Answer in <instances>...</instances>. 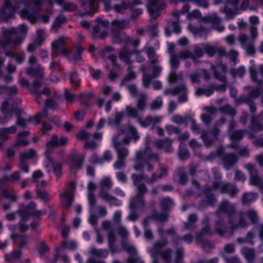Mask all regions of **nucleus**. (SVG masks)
<instances>
[{
    "label": "nucleus",
    "instance_id": "obj_29",
    "mask_svg": "<svg viewBox=\"0 0 263 263\" xmlns=\"http://www.w3.org/2000/svg\"><path fill=\"white\" fill-rule=\"evenodd\" d=\"M226 122V119L225 118H221L217 120L214 124L212 130L210 131V134L215 139V140H218V137L220 135V127L221 126L225 123Z\"/></svg>",
    "mask_w": 263,
    "mask_h": 263
},
{
    "label": "nucleus",
    "instance_id": "obj_46",
    "mask_svg": "<svg viewBox=\"0 0 263 263\" xmlns=\"http://www.w3.org/2000/svg\"><path fill=\"white\" fill-rule=\"evenodd\" d=\"M246 131L245 130H236L230 135V139L234 142L240 141L243 137Z\"/></svg>",
    "mask_w": 263,
    "mask_h": 263
},
{
    "label": "nucleus",
    "instance_id": "obj_53",
    "mask_svg": "<svg viewBox=\"0 0 263 263\" xmlns=\"http://www.w3.org/2000/svg\"><path fill=\"white\" fill-rule=\"evenodd\" d=\"M75 49L76 51L73 56L72 61L75 64H77L79 62H80L82 60V53L84 51V49L81 46H76Z\"/></svg>",
    "mask_w": 263,
    "mask_h": 263
},
{
    "label": "nucleus",
    "instance_id": "obj_23",
    "mask_svg": "<svg viewBox=\"0 0 263 263\" xmlns=\"http://www.w3.org/2000/svg\"><path fill=\"white\" fill-rule=\"evenodd\" d=\"M127 132L129 137H125L122 140V142L126 145L129 144L131 140L137 141L140 138L137 128L130 123L127 124Z\"/></svg>",
    "mask_w": 263,
    "mask_h": 263
},
{
    "label": "nucleus",
    "instance_id": "obj_54",
    "mask_svg": "<svg viewBox=\"0 0 263 263\" xmlns=\"http://www.w3.org/2000/svg\"><path fill=\"white\" fill-rule=\"evenodd\" d=\"M54 261L59 262H68L69 261V257L66 254L63 253L61 249H59L57 250V254L55 255Z\"/></svg>",
    "mask_w": 263,
    "mask_h": 263
},
{
    "label": "nucleus",
    "instance_id": "obj_61",
    "mask_svg": "<svg viewBox=\"0 0 263 263\" xmlns=\"http://www.w3.org/2000/svg\"><path fill=\"white\" fill-rule=\"evenodd\" d=\"M36 194L37 198H40L45 202H48L50 197L47 191L41 189H36Z\"/></svg>",
    "mask_w": 263,
    "mask_h": 263
},
{
    "label": "nucleus",
    "instance_id": "obj_24",
    "mask_svg": "<svg viewBox=\"0 0 263 263\" xmlns=\"http://www.w3.org/2000/svg\"><path fill=\"white\" fill-rule=\"evenodd\" d=\"M218 211L226 213L228 216L229 219L236 212L235 205L228 200H223L221 202Z\"/></svg>",
    "mask_w": 263,
    "mask_h": 263
},
{
    "label": "nucleus",
    "instance_id": "obj_16",
    "mask_svg": "<svg viewBox=\"0 0 263 263\" xmlns=\"http://www.w3.org/2000/svg\"><path fill=\"white\" fill-rule=\"evenodd\" d=\"M162 120V116L148 115L144 119L139 117L137 121L142 127H147L152 126V129H153L155 125L161 122Z\"/></svg>",
    "mask_w": 263,
    "mask_h": 263
},
{
    "label": "nucleus",
    "instance_id": "obj_6",
    "mask_svg": "<svg viewBox=\"0 0 263 263\" xmlns=\"http://www.w3.org/2000/svg\"><path fill=\"white\" fill-rule=\"evenodd\" d=\"M165 95L177 96L179 103H185L188 101V89L186 85L181 84L173 88L166 89L164 92Z\"/></svg>",
    "mask_w": 263,
    "mask_h": 263
},
{
    "label": "nucleus",
    "instance_id": "obj_10",
    "mask_svg": "<svg viewBox=\"0 0 263 263\" xmlns=\"http://www.w3.org/2000/svg\"><path fill=\"white\" fill-rule=\"evenodd\" d=\"M17 213L21 215L23 219H27L28 216H32L35 218H39L42 214V212L36 209V204L31 202L27 206H22L21 209L16 211ZM45 214L46 212H43Z\"/></svg>",
    "mask_w": 263,
    "mask_h": 263
},
{
    "label": "nucleus",
    "instance_id": "obj_38",
    "mask_svg": "<svg viewBox=\"0 0 263 263\" xmlns=\"http://www.w3.org/2000/svg\"><path fill=\"white\" fill-rule=\"evenodd\" d=\"M89 254L92 258H101L106 257L107 255L108 252L106 250L97 249L93 248L90 250Z\"/></svg>",
    "mask_w": 263,
    "mask_h": 263
},
{
    "label": "nucleus",
    "instance_id": "obj_64",
    "mask_svg": "<svg viewBox=\"0 0 263 263\" xmlns=\"http://www.w3.org/2000/svg\"><path fill=\"white\" fill-rule=\"evenodd\" d=\"M180 58L178 55L173 54L170 55V62L171 67L174 69H177L180 65Z\"/></svg>",
    "mask_w": 263,
    "mask_h": 263
},
{
    "label": "nucleus",
    "instance_id": "obj_26",
    "mask_svg": "<svg viewBox=\"0 0 263 263\" xmlns=\"http://www.w3.org/2000/svg\"><path fill=\"white\" fill-rule=\"evenodd\" d=\"M81 7L84 10H89L83 14L86 15L92 14L97 11L93 7L97 5V0H80Z\"/></svg>",
    "mask_w": 263,
    "mask_h": 263
},
{
    "label": "nucleus",
    "instance_id": "obj_14",
    "mask_svg": "<svg viewBox=\"0 0 263 263\" xmlns=\"http://www.w3.org/2000/svg\"><path fill=\"white\" fill-rule=\"evenodd\" d=\"M200 22L211 23L212 25L213 29L219 32H222L224 29V27L221 24V18L215 13L203 17L200 20Z\"/></svg>",
    "mask_w": 263,
    "mask_h": 263
},
{
    "label": "nucleus",
    "instance_id": "obj_39",
    "mask_svg": "<svg viewBox=\"0 0 263 263\" xmlns=\"http://www.w3.org/2000/svg\"><path fill=\"white\" fill-rule=\"evenodd\" d=\"M107 237L109 250L112 253L116 252V250L115 247V243L117 240V238L113 230H110L108 232Z\"/></svg>",
    "mask_w": 263,
    "mask_h": 263
},
{
    "label": "nucleus",
    "instance_id": "obj_25",
    "mask_svg": "<svg viewBox=\"0 0 263 263\" xmlns=\"http://www.w3.org/2000/svg\"><path fill=\"white\" fill-rule=\"evenodd\" d=\"M172 140L166 138L161 140H156L155 146L158 149H163L166 152L170 153L173 151Z\"/></svg>",
    "mask_w": 263,
    "mask_h": 263
},
{
    "label": "nucleus",
    "instance_id": "obj_62",
    "mask_svg": "<svg viewBox=\"0 0 263 263\" xmlns=\"http://www.w3.org/2000/svg\"><path fill=\"white\" fill-rule=\"evenodd\" d=\"M132 178L133 181L134 185L136 186L140 184L142 181L146 180L147 177L143 173L140 174H134L132 176Z\"/></svg>",
    "mask_w": 263,
    "mask_h": 263
},
{
    "label": "nucleus",
    "instance_id": "obj_49",
    "mask_svg": "<svg viewBox=\"0 0 263 263\" xmlns=\"http://www.w3.org/2000/svg\"><path fill=\"white\" fill-rule=\"evenodd\" d=\"M65 43V39L64 37H60L58 40L54 41L52 43V48L53 52H58L61 48H64L63 46Z\"/></svg>",
    "mask_w": 263,
    "mask_h": 263
},
{
    "label": "nucleus",
    "instance_id": "obj_12",
    "mask_svg": "<svg viewBox=\"0 0 263 263\" xmlns=\"http://www.w3.org/2000/svg\"><path fill=\"white\" fill-rule=\"evenodd\" d=\"M213 187L215 190L219 191L222 193H227L231 197H235L239 190L234 184L222 182H215L213 184Z\"/></svg>",
    "mask_w": 263,
    "mask_h": 263
},
{
    "label": "nucleus",
    "instance_id": "obj_31",
    "mask_svg": "<svg viewBox=\"0 0 263 263\" xmlns=\"http://www.w3.org/2000/svg\"><path fill=\"white\" fill-rule=\"evenodd\" d=\"M45 155L48 162V163L46 166L48 167L49 165H51L53 167V171L56 176L58 178H60L62 175V163H58L55 164L52 158L50 157V154L45 153Z\"/></svg>",
    "mask_w": 263,
    "mask_h": 263
},
{
    "label": "nucleus",
    "instance_id": "obj_33",
    "mask_svg": "<svg viewBox=\"0 0 263 263\" xmlns=\"http://www.w3.org/2000/svg\"><path fill=\"white\" fill-rule=\"evenodd\" d=\"M28 74L33 76L36 78L42 80L44 77V72L43 68L40 65L36 66V68L30 67L27 70Z\"/></svg>",
    "mask_w": 263,
    "mask_h": 263
},
{
    "label": "nucleus",
    "instance_id": "obj_52",
    "mask_svg": "<svg viewBox=\"0 0 263 263\" xmlns=\"http://www.w3.org/2000/svg\"><path fill=\"white\" fill-rule=\"evenodd\" d=\"M3 195L12 202H15L17 199V196L13 190H4L3 192Z\"/></svg>",
    "mask_w": 263,
    "mask_h": 263
},
{
    "label": "nucleus",
    "instance_id": "obj_21",
    "mask_svg": "<svg viewBox=\"0 0 263 263\" xmlns=\"http://www.w3.org/2000/svg\"><path fill=\"white\" fill-rule=\"evenodd\" d=\"M68 139L65 137H62L60 139H58L55 135H53L51 140L49 141L47 144V149L45 153L50 154L52 149L56 146H61L66 145L67 143Z\"/></svg>",
    "mask_w": 263,
    "mask_h": 263
},
{
    "label": "nucleus",
    "instance_id": "obj_48",
    "mask_svg": "<svg viewBox=\"0 0 263 263\" xmlns=\"http://www.w3.org/2000/svg\"><path fill=\"white\" fill-rule=\"evenodd\" d=\"M36 152L33 149H30L27 152H23L20 154V159L26 161L28 160L36 157Z\"/></svg>",
    "mask_w": 263,
    "mask_h": 263
},
{
    "label": "nucleus",
    "instance_id": "obj_35",
    "mask_svg": "<svg viewBox=\"0 0 263 263\" xmlns=\"http://www.w3.org/2000/svg\"><path fill=\"white\" fill-rule=\"evenodd\" d=\"M55 2L62 6V11H74L78 8L77 5L72 2L65 3L64 0H55Z\"/></svg>",
    "mask_w": 263,
    "mask_h": 263
},
{
    "label": "nucleus",
    "instance_id": "obj_5",
    "mask_svg": "<svg viewBox=\"0 0 263 263\" xmlns=\"http://www.w3.org/2000/svg\"><path fill=\"white\" fill-rule=\"evenodd\" d=\"M152 71V73L150 74L149 69L144 65L141 66L140 70L143 73L142 82L144 87L147 88L150 85L151 81L156 78L158 77L162 71L161 67L158 64H149Z\"/></svg>",
    "mask_w": 263,
    "mask_h": 263
},
{
    "label": "nucleus",
    "instance_id": "obj_47",
    "mask_svg": "<svg viewBox=\"0 0 263 263\" xmlns=\"http://www.w3.org/2000/svg\"><path fill=\"white\" fill-rule=\"evenodd\" d=\"M146 53L149 59V64H158L159 60L156 56L154 49L152 47H149L146 49Z\"/></svg>",
    "mask_w": 263,
    "mask_h": 263
},
{
    "label": "nucleus",
    "instance_id": "obj_44",
    "mask_svg": "<svg viewBox=\"0 0 263 263\" xmlns=\"http://www.w3.org/2000/svg\"><path fill=\"white\" fill-rule=\"evenodd\" d=\"M123 33L119 30L112 29L111 31V42L113 44H121L123 43V39L121 35Z\"/></svg>",
    "mask_w": 263,
    "mask_h": 263
},
{
    "label": "nucleus",
    "instance_id": "obj_17",
    "mask_svg": "<svg viewBox=\"0 0 263 263\" xmlns=\"http://www.w3.org/2000/svg\"><path fill=\"white\" fill-rule=\"evenodd\" d=\"M251 175L250 182L253 185L262 186L263 185V176H258V171L255 168L252 164L249 163L245 165Z\"/></svg>",
    "mask_w": 263,
    "mask_h": 263
},
{
    "label": "nucleus",
    "instance_id": "obj_28",
    "mask_svg": "<svg viewBox=\"0 0 263 263\" xmlns=\"http://www.w3.org/2000/svg\"><path fill=\"white\" fill-rule=\"evenodd\" d=\"M133 52L127 50L126 48L122 49L118 54V57L120 60L124 62L126 64L132 65L133 60L132 59Z\"/></svg>",
    "mask_w": 263,
    "mask_h": 263
},
{
    "label": "nucleus",
    "instance_id": "obj_3",
    "mask_svg": "<svg viewBox=\"0 0 263 263\" xmlns=\"http://www.w3.org/2000/svg\"><path fill=\"white\" fill-rule=\"evenodd\" d=\"M149 160L158 162L159 157L157 154L154 153L149 146H147L143 149L136 152L134 168L136 171L143 172V168L146 166L147 171H152L154 170V166L148 161Z\"/></svg>",
    "mask_w": 263,
    "mask_h": 263
},
{
    "label": "nucleus",
    "instance_id": "obj_15",
    "mask_svg": "<svg viewBox=\"0 0 263 263\" xmlns=\"http://www.w3.org/2000/svg\"><path fill=\"white\" fill-rule=\"evenodd\" d=\"M84 156L78 155L76 152L72 153L68 157V163L71 171H76L80 169L84 161Z\"/></svg>",
    "mask_w": 263,
    "mask_h": 263
},
{
    "label": "nucleus",
    "instance_id": "obj_45",
    "mask_svg": "<svg viewBox=\"0 0 263 263\" xmlns=\"http://www.w3.org/2000/svg\"><path fill=\"white\" fill-rule=\"evenodd\" d=\"M258 88H252L251 86H248L245 87V89L248 91V96H246L247 98H249L251 100L253 99H255L258 98L260 95V90L261 89L262 87L259 88L258 86Z\"/></svg>",
    "mask_w": 263,
    "mask_h": 263
},
{
    "label": "nucleus",
    "instance_id": "obj_55",
    "mask_svg": "<svg viewBox=\"0 0 263 263\" xmlns=\"http://www.w3.org/2000/svg\"><path fill=\"white\" fill-rule=\"evenodd\" d=\"M182 80V74L181 73L177 74L175 71H171L168 77V81L170 83H175Z\"/></svg>",
    "mask_w": 263,
    "mask_h": 263
},
{
    "label": "nucleus",
    "instance_id": "obj_22",
    "mask_svg": "<svg viewBox=\"0 0 263 263\" xmlns=\"http://www.w3.org/2000/svg\"><path fill=\"white\" fill-rule=\"evenodd\" d=\"M257 71L259 74L263 77V65H260L256 68L254 66H252L249 68V72L252 81L255 83L259 88L263 87V80L259 79L257 76Z\"/></svg>",
    "mask_w": 263,
    "mask_h": 263
},
{
    "label": "nucleus",
    "instance_id": "obj_51",
    "mask_svg": "<svg viewBox=\"0 0 263 263\" xmlns=\"http://www.w3.org/2000/svg\"><path fill=\"white\" fill-rule=\"evenodd\" d=\"M21 254L22 253L21 251H14L11 253L6 255V260L8 262L17 261L18 259L21 257Z\"/></svg>",
    "mask_w": 263,
    "mask_h": 263
},
{
    "label": "nucleus",
    "instance_id": "obj_30",
    "mask_svg": "<svg viewBox=\"0 0 263 263\" xmlns=\"http://www.w3.org/2000/svg\"><path fill=\"white\" fill-rule=\"evenodd\" d=\"M144 204V197L136 195L130 200L129 208L131 210H135L137 208H143Z\"/></svg>",
    "mask_w": 263,
    "mask_h": 263
},
{
    "label": "nucleus",
    "instance_id": "obj_37",
    "mask_svg": "<svg viewBox=\"0 0 263 263\" xmlns=\"http://www.w3.org/2000/svg\"><path fill=\"white\" fill-rule=\"evenodd\" d=\"M238 101L240 103H247L249 105L250 110L252 114L255 113L256 111V106L253 100H251L250 98H247L246 96H240Z\"/></svg>",
    "mask_w": 263,
    "mask_h": 263
},
{
    "label": "nucleus",
    "instance_id": "obj_42",
    "mask_svg": "<svg viewBox=\"0 0 263 263\" xmlns=\"http://www.w3.org/2000/svg\"><path fill=\"white\" fill-rule=\"evenodd\" d=\"M203 46L204 44H201L195 46L193 53H192L193 61L194 62H196L197 59L201 58L204 55Z\"/></svg>",
    "mask_w": 263,
    "mask_h": 263
},
{
    "label": "nucleus",
    "instance_id": "obj_19",
    "mask_svg": "<svg viewBox=\"0 0 263 263\" xmlns=\"http://www.w3.org/2000/svg\"><path fill=\"white\" fill-rule=\"evenodd\" d=\"M121 245L123 249L133 254L132 256L128 258V263H138L141 261L136 254V249L130 244L127 239H122Z\"/></svg>",
    "mask_w": 263,
    "mask_h": 263
},
{
    "label": "nucleus",
    "instance_id": "obj_4",
    "mask_svg": "<svg viewBox=\"0 0 263 263\" xmlns=\"http://www.w3.org/2000/svg\"><path fill=\"white\" fill-rule=\"evenodd\" d=\"M100 196L105 201L108 202L110 205L119 206L120 201L115 196L111 195L107 191L109 190L112 183L110 178H105L101 180L100 183Z\"/></svg>",
    "mask_w": 263,
    "mask_h": 263
},
{
    "label": "nucleus",
    "instance_id": "obj_1",
    "mask_svg": "<svg viewBox=\"0 0 263 263\" xmlns=\"http://www.w3.org/2000/svg\"><path fill=\"white\" fill-rule=\"evenodd\" d=\"M27 31V28L24 25H21L16 28L3 30V38L0 42V45L6 56L13 55L11 50H15L16 46L21 45Z\"/></svg>",
    "mask_w": 263,
    "mask_h": 263
},
{
    "label": "nucleus",
    "instance_id": "obj_27",
    "mask_svg": "<svg viewBox=\"0 0 263 263\" xmlns=\"http://www.w3.org/2000/svg\"><path fill=\"white\" fill-rule=\"evenodd\" d=\"M250 128L254 132L263 130V118L262 114L252 118Z\"/></svg>",
    "mask_w": 263,
    "mask_h": 263
},
{
    "label": "nucleus",
    "instance_id": "obj_7",
    "mask_svg": "<svg viewBox=\"0 0 263 263\" xmlns=\"http://www.w3.org/2000/svg\"><path fill=\"white\" fill-rule=\"evenodd\" d=\"M76 186V182L71 181L60 195V200L66 208H70L72 203Z\"/></svg>",
    "mask_w": 263,
    "mask_h": 263
},
{
    "label": "nucleus",
    "instance_id": "obj_36",
    "mask_svg": "<svg viewBox=\"0 0 263 263\" xmlns=\"http://www.w3.org/2000/svg\"><path fill=\"white\" fill-rule=\"evenodd\" d=\"M147 97L145 93H141L139 95L137 100V108L140 111H143L147 104Z\"/></svg>",
    "mask_w": 263,
    "mask_h": 263
},
{
    "label": "nucleus",
    "instance_id": "obj_2",
    "mask_svg": "<svg viewBox=\"0 0 263 263\" xmlns=\"http://www.w3.org/2000/svg\"><path fill=\"white\" fill-rule=\"evenodd\" d=\"M212 69L213 70L214 76L216 79L222 83L220 85H211L207 88L198 87L195 90V95L197 96L205 95L210 96L214 90L224 91L226 90L227 81L225 75L227 65L220 63L217 65H212Z\"/></svg>",
    "mask_w": 263,
    "mask_h": 263
},
{
    "label": "nucleus",
    "instance_id": "obj_11",
    "mask_svg": "<svg viewBox=\"0 0 263 263\" xmlns=\"http://www.w3.org/2000/svg\"><path fill=\"white\" fill-rule=\"evenodd\" d=\"M231 224V229L245 228L248 226L249 222L246 218V214L242 211H236L229 219Z\"/></svg>",
    "mask_w": 263,
    "mask_h": 263
},
{
    "label": "nucleus",
    "instance_id": "obj_40",
    "mask_svg": "<svg viewBox=\"0 0 263 263\" xmlns=\"http://www.w3.org/2000/svg\"><path fill=\"white\" fill-rule=\"evenodd\" d=\"M218 110L221 114L227 115L232 117H234L236 114V110L229 104H225L220 106L218 108Z\"/></svg>",
    "mask_w": 263,
    "mask_h": 263
},
{
    "label": "nucleus",
    "instance_id": "obj_34",
    "mask_svg": "<svg viewBox=\"0 0 263 263\" xmlns=\"http://www.w3.org/2000/svg\"><path fill=\"white\" fill-rule=\"evenodd\" d=\"M167 245V240L166 239H163L161 241L155 242L153 244V248L150 250V253L152 257H155L158 254L159 250L165 247Z\"/></svg>",
    "mask_w": 263,
    "mask_h": 263
},
{
    "label": "nucleus",
    "instance_id": "obj_18",
    "mask_svg": "<svg viewBox=\"0 0 263 263\" xmlns=\"http://www.w3.org/2000/svg\"><path fill=\"white\" fill-rule=\"evenodd\" d=\"M203 49L209 57H212L216 53L219 57L225 56L227 54V51L224 47L217 45H212L208 44H204Z\"/></svg>",
    "mask_w": 263,
    "mask_h": 263
},
{
    "label": "nucleus",
    "instance_id": "obj_9",
    "mask_svg": "<svg viewBox=\"0 0 263 263\" xmlns=\"http://www.w3.org/2000/svg\"><path fill=\"white\" fill-rule=\"evenodd\" d=\"M96 21L98 24L93 28L92 37L96 40H104L108 35V32L106 28L109 26V23L100 18H98Z\"/></svg>",
    "mask_w": 263,
    "mask_h": 263
},
{
    "label": "nucleus",
    "instance_id": "obj_50",
    "mask_svg": "<svg viewBox=\"0 0 263 263\" xmlns=\"http://www.w3.org/2000/svg\"><path fill=\"white\" fill-rule=\"evenodd\" d=\"M201 138L203 140L204 145L206 147H209L213 144L216 140L213 137H211L208 132L203 131L201 134Z\"/></svg>",
    "mask_w": 263,
    "mask_h": 263
},
{
    "label": "nucleus",
    "instance_id": "obj_56",
    "mask_svg": "<svg viewBox=\"0 0 263 263\" xmlns=\"http://www.w3.org/2000/svg\"><path fill=\"white\" fill-rule=\"evenodd\" d=\"M163 104V100L161 97H159L153 100L149 105L150 109L152 110H155L160 108Z\"/></svg>",
    "mask_w": 263,
    "mask_h": 263
},
{
    "label": "nucleus",
    "instance_id": "obj_63",
    "mask_svg": "<svg viewBox=\"0 0 263 263\" xmlns=\"http://www.w3.org/2000/svg\"><path fill=\"white\" fill-rule=\"evenodd\" d=\"M128 8L127 4L123 1L120 4H117L112 7V9L116 13H123L124 11Z\"/></svg>",
    "mask_w": 263,
    "mask_h": 263
},
{
    "label": "nucleus",
    "instance_id": "obj_8",
    "mask_svg": "<svg viewBox=\"0 0 263 263\" xmlns=\"http://www.w3.org/2000/svg\"><path fill=\"white\" fill-rule=\"evenodd\" d=\"M146 6L151 19H156L165 7L162 0H145Z\"/></svg>",
    "mask_w": 263,
    "mask_h": 263
},
{
    "label": "nucleus",
    "instance_id": "obj_59",
    "mask_svg": "<svg viewBox=\"0 0 263 263\" xmlns=\"http://www.w3.org/2000/svg\"><path fill=\"white\" fill-rule=\"evenodd\" d=\"M70 82L74 87H78L80 86V80L77 71H72L70 73Z\"/></svg>",
    "mask_w": 263,
    "mask_h": 263
},
{
    "label": "nucleus",
    "instance_id": "obj_13",
    "mask_svg": "<svg viewBox=\"0 0 263 263\" xmlns=\"http://www.w3.org/2000/svg\"><path fill=\"white\" fill-rule=\"evenodd\" d=\"M223 149L220 148L217 149V154L223 162V165L227 170H230L238 161L236 155L233 153L223 154Z\"/></svg>",
    "mask_w": 263,
    "mask_h": 263
},
{
    "label": "nucleus",
    "instance_id": "obj_32",
    "mask_svg": "<svg viewBox=\"0 0 263 263\" xmlns=\"http://www.w3.org/2000/svg\"><path fill=\"white\" fill-rule=\"evenodd\" d=\"M241 253L247 261L249 262L254 261L256 257L255 250L253 248L243 247L241 249Z\"/></svg>",
    "mask_w": 263,
    "mask_h": 263
},
{
    "label": "nucleus",
    "instance_id": "obj_58",
    "mask_svg": "<svg viewBox=\"0 0 263 263\" xmlns=\"http://www.w3.org/2000/svg\"><path fill=\"white\" fill-rule=\"evenodd\" d=\"M139 109L137 108H135L130 105H127L125 107V111L128 117L137 118H139Z\"/></svg>",
    "mask_w": 263,
    "mask_h": 263
},
{
    "label": "nucleus",
    "instance_id": "obj_20",
    "mask_svg": "<svg viewBox=\"0 0 263 263\" xmlns=\"http://www.w3.org/2000/svg\"><path fill=\"white\" fill-rule=\"evenodd\" d=\"M113 145L116 151L117 157L125 159L128 155V150L123 146L120 141L119 135L115 136L112 139Z\"/></svg>",
    "mask_w": 263,
    "mask_h": 263
},
{
    "label": "nucleus",
    "instance_id": "obj_57",
    "mask_svg": "<svg viewBox=\"0 0 263 263\" xmlns=\"http://www.w3.org/2000/svg\"><path fill=\"white\" fill-rule=\"evenodd\" d=\"M22 3V0H6L5 7L15 10L18 8V6Z\"/></svg>",
    "mask_w": 263,
    "mask_h": 263
},
{
    "label": "nucleus",
    "instance_id": "obj_60",
    "mask_svg": "<svg viewBox=\"0 0 263 263\" xmlns=\"http://www.w3.org/2000/svg\"><path fill=\"white\" fill-rule=\"evenodd\" d=\"M176 174L179 178L180 182L182 184H184L187 180V178L186 174L185 173L184 168V167L178 168L176 171Z\"/></svg>",
    "mask_w": 263,
    "mask_h": 263
},
{
    "label": "nucleus",
    "instance_id": "obj_41",
    "mask_svg": "<svg viewBox=\"0 0 263 263\" xmlns=\"http://www.w3.org/2000/svg\"><path fill=\"white\" fill-rule=\"evenodd\" d=\"M111 25L113 26L112 29L119 31L129 27L128 22L125 20H115L111 22Z\"/></svg>",
    "mask_w": 263,
    "mask_h": 263
},
{
    "label": "nucleus",
    "instance_id": "obj_43",
    "mask_svg": "<svg viewBox=\"0 0 263 263\" xmlns=\"http://www.w3.org/2000/svg\"><path fill=\"white\" fill-rule=\"evenodd\" d=\"M133 68L134 67L132 65H128L127 68V73L122 80L121 85H124L127 81L134 80L136 78V73L133 70Z\"/></svg>",
    "mask_w": 263,
    "mask_h": 263
}]
</instances>
